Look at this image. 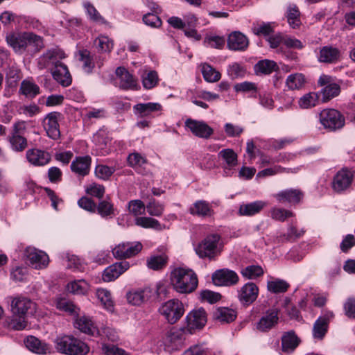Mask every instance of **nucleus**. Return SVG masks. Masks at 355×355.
<instances>
[{
    "mask_svg": "<svg viewBox=\"0 0 355 355\" xmlns=\"http://www.w3.org/2000/svg\"><path fill=\"white\" fill-rule=\"evenodd\" d=\"M168 257L166 255L152 256L147 260V266L153 270L163 268L167 263Z\"/></svg>",
    "mask_w": 355,
    "mask_h": 355,
    "instance_id": "3c124183",
    "label": "nucleus"
},
{
    "mask_svg": "<svg viewBox=\"0 0 355 355\" xmlns=\"http://www.w3.org/2000/svg\"><path fill=\"white\" fill-rule=\"evenodd\" d=\"M291 172V168H286L282 167L281 166H275L271 168H268L266 169H263L261 171H259L257 173V177L262 178V177H266V176H271L276 175L277 173H290Z\"/></svg>",
    "mask_w": 355,
    "mask_h": 355,
    "instance_id": "052dcab7",
    "label": "nucleus"
},
{
    "mask_svg": "<svg viewBox=\"0 0 355 355\" xmlns=\"http://www.w3.org/2000/svg\"><path fill=\"white\" fill-rule=\"evenodd\" d=\"M94 45L100 53H110L114 47L113 40L105 35H99L94 41Z\"/></svg>",
    "mask_w": 355,
    "mask_h": 355,
    "instance_id": "58836bf2",
    "label": "nucleus"
},
{
    "mask_svg": "<svg viewBox=\"0 0 355 355\" xmlns=\"http://www.w3.org/2000/svg\"><path fill=\"white\" fill-rule=\"evenodd\" d=\"M185 126L196 137L202 139H209L214 133L212 128L202 121L188 119L185 121Z\"/></svg>",
    "mask_w": 355,
    "mask_h": 355,
    "instance_id": "f3484780",
    "label": "nucleus"
},
{
    "mask_svg": "<svg viewBox=\"0 0 355 355\" xmlns=\"http://www.w3.org/2000/svg\"><path fill=\"white\" fill-rule=\"evenodd\" d=\"M278 311L277 309L268 311L257 323V329L261 331H267L275 327L278 322Z\"/></svg>",
    "mask_w": 355,
    "mask_h": 355,
    "instance_id": "393cba45",
    "label": "nucleus"
},
{
    "mask_svg": "<svg viewBox=\"0 0 355 355\" xmlns=\"http://www.w3.org/2000/svg\"><path fill=\"white\" fill-rule=\"evenodd\" d=\"M276 68L277 64L270 60H260L254 65V70L257 73L270 74L275 71Z\"/></svg>",
    "mask_w": 355,
    "mask_h": 355,
    "instance_id": "79ce46f5",
    "label": "nucleus"
},
{
    "mask_svg": "<svg viewBox=\"0 0 355 355\" xmlns=\"http://www.w3.org/2000/svg\"><path fill=\"white\" fill-rule=\"evenodd\" d=\"M253 33L256 35L269 36L274 32L273 28L270 23L262 22L260 24H254L252 27Z\"/></svg>",
    "mask_w": 355,
    "mask_h": 355,
    "instance_id": "4d7b16f0",
    "label": "nucleus"
},
{
    "mask_svg": "<svg viewBox=\"0 0 355 355\" xmlns=\"http://www.w3.org/2000/svg\"><path fill=\"white\" fill-rule=\"evenodd\" d=\"M184 340L183 329L173 327L165 334L163 343L166 350L173 352L182 347Z\"/></svg>",
    "mask_w": 355,
    "mask_h": 355,
    "instance_id": "9d476101",
    "label": "nucleus"
},
{
    "mask_svg": "<svg viewBox=\"0 0 355 355\" xmlns=\"http://www.w3.org/2000/svg\"><path fill=\"white\" fill-rule=\"evenodd\" d=\"M135 224L143 228H152L156 230H162L164 228L157 220L150 217H137Z\"/></svg>",
    "mask_w": 355,
    "mask_h": 355,
    "instance_id": "ea45409f",
    "label": "nucleus"
},
{
    "mask_svg": "<svg viewBox=\"0 0 355 355\" xmlns=\"http://www.w3.org/2000/svg\"><path fill=\"white\" fill-rule=\"evenodd\" d=\"M10 309L14 316L33 315L37 311V304L30 298L18 295L10 297Z\"/></svg>",
    "mask_w": 355,
    "mask_h": 355,
    "instance_id": "20e7f679",
    "label": "nucleus"
},
{
    "mask_svg": "<svg viewBox=\"0 0 355 355\" xmlns=\"http://www.w3.org/2000/svg\"><path fill=\"white\" fill-rule=\"evenodd\" d=\"M275 198L279 203L298 204L302 199V191L297 189H288L276 193Z\"/></svg>",
    "mask_w": 355,
    "mask_h": 355,
    "instance_id": "aec40b11",
    "label": "nucleus"
},
{
    "mask_svg": "<svg viewBox=\"0 0 355 355\" xmlns=\"http://www.w3.org/2000/svg\"><path fill=\"white\" fill-rule=\"evenodd\" d=\"M10 142L12 148L16 151H22L27 146L26 139L19 135H12Z\"/></svg>",
    "mask_w": 355,
    "mask_h": 355,
    "instance_id": "680f3d73",
    "label": "nucleus"
},
{
    "mask_svg": "<svg viewBox=\"0 0 355 355\" xmlns=\"http://www.w3.org/2000/svg\"><path fill=\"white\" fill-rule=\"evenodd\" d=\"M340 55V51L338 48L328 45L320 49L318 59L320 62L332 64L336 63Z\"/></svg>",
    "mask_w": 355,
    "mask_h": 355,
    "instance_id": "4be33fe9",
    "label": "nucleus"
},
{
    "mask_svg": "<svg viewBox=\"0 0 355 355\" xmlns=\"http://www.w3.org/2000/svg\"><path fill=\"white\" fill-rule=\"evenodd\" d=\"M187 327L191 331L195 329H202L207 323V313L204 309L200 308L191 311L187 315Z\"/></svg>",
    "mask_w": 355,
    "mask_h": 355,
    "instance_id": "dca6fc26",
    "label": "nucleus"
},
{
    "mask_svg": "<svg viewBox=\"0 0 355 355\" xmlns=\"http://www.w3.org/2000/svg\"><path fill=\"white\" fill-rule=\"evenodd\" d=\"M129 268L130 263L126 261L114 263L104 270L102 278L106 282L114 281Z\"/></svg>",
    "mask_w": 355,
    "mask_h": 355,
    "instance_id": "6ab92c4d",
    "label": "nucleus"
},
{
    "mask_svg": "<svg viewBox=\"0 0 355 355\" xmlns=\"http://www.w3.org/2000/svg\"><path fill=\"white\" fill-rule=\"evenodd\" d=\"M116 74L120 79L119 87L121 89H132L135 86L134 77L124 67H118L116 69Z\"/></svg>",
    "mask_w": 355,
    "mask_h": 355,
    "instance_id": "2f4dec72",
    "label": "nucleus"
},
{
    "mask_svg": "<svg viewBox=\"0 0 355 355\" xmlns=\"http://www.w3.org/2000/svg\"><path fill=\"white\" fill-rule=\"evenodd\" d=\"M340 92V87L339 85L331 83L328 85L324 87L321 93L322 94V101L326 102L330 99L339 95Z\"/></svg>",
    "mask_w": 355,
    "mask_h": 355,
    "instance_id": "a18cd8bd",
    "label": "nucleus"
},
{
    "mask_svg": "<svg viewBox=\"0 0 355 355\" xmlns=\"http://www.w3.org/2000/svg\"><path fill=\"white\" fill-rule=\"evenodd\" d=\"M87 15L91 20L98 24H106L107 21L98 13L97 10L89 2H85L83 4Z\"/></svg>",
    "mask_w": 355,
    "mask_h": 355,
    "instance_id": "5fc2aeb1",
    "label": "nucleus"
},
{
    "mask_svg": "<svg viewBox=\"0 0 355 355\" xmlns=\"http://www.w3.org/2000/svg\"><path fill=\"white\" fill-rule=\"evenodd\" d=\"M24 343L26 347L34 353L45 354L50 352L49 347L35 336H28Z\"/></svg>",
    "mask_w": 355,
    "mask_h": 355,
    "instance_id": "c756f323",
    "label": "nucleus"
},
{
    "mask_svg": "<svg viewBox=\"0 0 355 355\" xmlns=\"http://www.w3.org/2000/svg\"><path fill=\"white\" fill-rule=\"evenodd\" d=\"M7 44L15 53L21 54L28 46H33L37 52L44 47L42 38L32 32L10 33L6 35Z\"/></svg>",
    "mask_w": 355,
    "mask_h": 355,
    "instance_id": "f257e3e1",
    "label": "nucleus"
},
{
    "mask_svg": "<svg viewBox=\"0 0 355 355\" xmlns=\"http://www.w3.org/2000/svg\"><path fill=\"white\" fill-rule=\"evenodd\" d=\"M87 288L88 285L83 279L75 280L67 284L68 291L73 294H84L87 291Z\"/></svg>",
    "mask_w": 355,
    "mask_h": 355,
    "instance_id": "8fccbe9b",
    "label": "nucleus"
},
{
    "mask_svg": "<svg viewBox=\"0 0 355 355\" xmlns=\"http://www.w3.org/2000/svg\"><path fill=\"white\" fill-rule=\"evenodd\" d=\"M286 17L290 27L295 29L300 28L302 24L300 12L295 4H290L286 10Z\"/></svg>",
    "mask_w": 355,
    "mask_h": 355,
    "instance_id": "473e14b6",
    "label": "nucleus"
},
{
    "mask_svg": "<svg viewBox=\"0 0 355 355\" xmlns=\"http://www.w3.org/2000/svg\"><path fill=\"white\" fill-rule=\"evenodd\" d=\"M258 295V286L253 282H248L238 291L237 297L243 306H248L256 301Z\"/></svg>",
    "mask_w": 355,
    "mask_h": 355,
    "instance_id": "4468645a",
    "label": "nucleus"
},
{
    "mask_svg": "<svg viewBox=\"0 0 355 355\" xmlns=\"http://www.w3.org/2000/svg\"><path fill=\"white\" fill-rule=\"evenodd\" d=\"M300 339L294 331L286 333L282 338V350L286 353L293 352L300 344Z\"/></svg>",
    "mask_w": 355,
    "mask_h": 355,
    "instance_id": "7c9ffc66",
    "label": "nucleus"
},
{
    "mask_svg": "<svg viewBox=\"0 0 355 355\" xmlns=\"http://www.w3.org/2000/svg\"><path fill=\"white\" fill-rule=\"evenodd\" d=\"M96 296L107 310L111 311L113 309V302L109 291L104 288L98 289Z\"/></svg>",
    "mask_w": 355,
    "mask_h": 355,
    "instance_id": "6e6d98bb",
    "label": "nucleus"
},
{
    "mask_svg": "<svg viewBox=\"0 0 355 355\" xmlns=\"http://www.w3.org/2000/svg\"><path fill=\"white\" fill-rule=\"evenodd\" d=\"M141 249L142 245L140 242H127L116 245L112 250V254L116 259H128L137 254Z\"/></svg>",
    "mask_w": 355,
    "mask_h": 355,
    "instance_id": "ddd939ff",
    "label": "nucleus"
},
{
    "mask_svg": "<svg viewBox=\"0 0 355 355\" xmlns=\"http://www.w3.org/2000/svg\"><path fill=\"white\" fill-rule=\"evenodd\" d=\"M153 291L150 288L133 289L126 294L128 303L139 306L148 301L153 295Z\"/></svg>",
    "mask_w": 355,
    "mask_h": 355,
    "instance_id": "412c9836",
    "label": "nucleus"
},
{
    "mask_svg": "<svg viewBox=\"0 0 355 355\" xmlns=\"http://www.w3.org/2000/svg\"><path fill=\"white\" fill-rule=\"evenodd\" d=\"M135 114L141 117L150 115L152 112L162 110V105L158 103H138L133 107Z\"/></svg>",
    "mask_w": 355,
    "mask_h": 355,
    "instance_id": "72a5a7b5",
    "label": "nucleus"
},
{
    "mask_svg": "<svg viewBox=\"0 0 355 355\" xmlns=\"http://www.w3.org/2000/svg\"><path fill=\"white\" fill-rule=\"evenodd\" d=\"M214 318L221 322L229 323L236 318V312L232 309L220 307L214 313Z\"/></svg>",
    "mask_w": 355,
    "mask_h": 355,
    "instance_id": "c9c22d12",
    "label": "nucleus"
},
{
    "mask_svg": "<svg viewBox=\"0 0 355 355\" xmlns=\"http://www.w3.org/2000/svg\"><path fill=\"white\" fill-rule=\"evenodd\" d=\"M305 82L304 76L302 73H296L289 75L286 78V85L290 89H298L302 87Z\"/></svg>",
    "mask_w": 355,
    "mask_h": 355,
    "instance_id": "09e8293b",
    "label": "nucleus"
},
{
    "mask_svg": "<svg viewBox=\"0 0 355 355\" xmlns=\"http://www.w3.org/2000/svg\"><path fill=\"white\" fill-rule=\"evenodd\" d=\"M80 56L83 70L87 73H92L95 67L93 55H90L89 51L85 50L80 53Z\"/></svg>",
    "mask_w": 355,
    "mask_h": 355,
    "instance_id": "864d4df0",
    "label": "nucleus"
},
{
    "mask_svg": "<svg viewBox=\"0 0 355 355\" xmlns=\"http://www.w3.org/2000/svg\"><path fill=\"white\" fill-rule=\"evenodd\" d=\"M158 81V76L156 71H151L143 76V85L146 89L154 87Z\"/></svg>",
    "mask_w": 355,
    "mask_h": 355,
    "instance_id": "338daca9",
    "label": "nucleus"
},
{
    "mask_svg": "<svg viewBox=\"0 0 355 355\" xmlns=\"http://www.w3.org/2000/svg\"><path fill=\"white\" fill-rule=\"evenodd\" d=\"M28 161L35 166H44L51 160V155L40 149H29L26 152Z\"/></svg>",
    "mask_w": 355,
    "mask_h": 355,
    "instance_id": "b1692460",
    "label": "nucleus"
},
{
    "mask_svg": "<svg viewBox=\"0 0 355 355\" xmlns=\"http://www.w3.org/2000/svg\"><path fill=\"white\" fill-rule=\"evenodd\" d=\"M241 273L245 279H253L263 275V270L260 266L250 265L243 268Z\"/></svg>",
    "mask_w": 355,
    "mask_h": 355,
    "instance_id": "49530a36",
    "label": "nucleus"
},
{
    "mask_svg": "<svg viewBox=\"0 0 355 355\" xmlns=\"http://www.w3.org/2000/svg\"><path fill=\"white\" fill-rule=\"evenodd\" d=\"M75 327L81 332L88 335L94 336L98 331L90 318L82 316L76 319Z\"/></svg>",
    "mask_w": 355,
    "mask_h": 355,
    "instance_id": "c85d7f7f",
    "label": "nucleus"
},
{
    "mask_svg": "<svg viewBox=\"0 0 355 355\" xmlns=\"http://www.w3.org/2000/svg\"><path fill=\"white\" fill-rule=\"evenodd\" d=\"M64 52L58 46L47 49L37 60V67L42 70L46 68L53 69L63 64L61 60L65 58Z\"/></svg>",
    "mask_w": 355,
    "mask_h": 355,
    "instance_id": "39448f33",
    "label": "nucleus"
},
{
    "mask_svg": "<svg viewBox=\"0 0 355 355\" xmlns=\"http://www.w3.org/2000/svg\"><path fill=\"white\" fill-rule=\"evenodd\" d=\"M218 157L224 160L227 167L230 168L234 167L237 164V155L231 148L220 150L218 153Z\"/></svg>",
    "mask_w": 355,
    "mask_h": 355,
    "instance_id": "37998d69",
    "label": "nucleus"
},
{
    "mask_svg": "<svg viewBox=\"0 0 355 355\" xmlns=\"http://www.w3.org/2000/svg\"><path fill=\"white\" fill-rule=\"evenodd\" d=\"M55 343L57 350L62 354L86 355L89 352V347L85 343L73 336L57 338Z\"/></svg>",
    "mask_w": 355,
    "mask_h": 355,
    "instance_id": "7ed1b4c3",
    "label": "nucleus"
},
{
    "mask_svg": "<svg viewBox=\"0 0 355 355\" xmlns=\"http://www.w3.org/2000/svg\"><path fill=\"white\" fill-rule=\"evenodd\" d=\"M354 179L353 171L343 168L334 176L332 182V188L334 191L341 193L347 190L352 185Z\"/></svg>",
    "mask_w": 355,
    "mask_h": 355,
    "instance_id": "f8f14e48",
    "label": "nucleus"
},
{
    "mask_svg": "<svg viewBox=\"0 0 355 355\" xmlns=\"http://www.w3.org/2000/svg\"><path fill=\"white\" fill-rule=\"evenodd\" d=\"M320 121L326 129L336 130L345 125V118L335 109H325L320 113Z\"/></svg>",
    "mask_w": 355,
    "mask_h": 355,
    "instance_id": "0eeeda50",
    "label": "nucleus"
},
{
    "mask_svg": "<svg viewBox=\"0 0 355 355\" xmlns=\"http://www.w3.org/2000/svg\"><path fill=\"white\" fill-rule=\"evenodd\" d=\"M61 116V113L52 112L49 113L42 121V125L47 136L53 140H57L60 137L58 121L60 120Z\"/></svg>",
    "mask_w": 355,
    "mask_h": 355,
    "instance_id": "1a4fd4ad",
    "label": "nucleus"
},
{
    "mask_svg": "<svg viewBox=\"0 0 355 355\" xmlns=\"http://www.w3.org/2000/svg\"><path fill=\"white\" fill-rule=\"evenodd\" d=\"M333 318L334 313L331 311H327L315 320L313 327V336L314 338L323 339L327 332L329 323Z\"/></svg>",
    "mask_w": 355,
    "mask_h": 355,
    "instance_id": "a211bd4d",
    "label": "nucleus"
},
{
    "mask_svg": "<svg viewBox=\"0 0 355 355\" xmlns=\"http://www.w3.org/2000/svg\"><path fill=\"white\" fill-rule=\"evenodd\" d=\"M211 209L208 202L205 200H198L189 208L191 215L199 217H206L211 215Z\"/></svg>",
    "mask_w": 355,
    "mask_h": 355,
    "instance_id": "f704fd0d",
    "label": "nucleus"
},
{
    "mask_svg": "<svg viewBox=\"0 0 355 355\" xmlns=\"http://www.w3.org/2000/svg\"><path fill=\"white\" fill-rule=\"evenodd\" d=\"M26 316H12L9 322V327L15 331L24 329L27 326Z\"/></svg>",
    "mask_w": 355,
    "mask_h": 355,
    "instance_id": "e2e57ef3",
    "label": "nucleus"
},
{
    "mask_svg": "<svg viewBox=\"0 0 355 355\" xmlns=\"http://www.w3.org/2000/svg\"><path fill=\"white\" fill-rule=\"evenodd\" d=\"M171 282L173 288L180 293H190L198 286L196 274L191 269L175 268L171 273Z\"/></svg>",
    "mask_w": 355,
    "mask_h": 355,
    "instance_id": "f03ea898",
    "label": "nucleus"
},
{
    "mask_svg": "<svg viewBox=\"0 0 355 355\" xmlns=\"http://www.w3.org/2000/svg\"><path fill=\"white\" fill-rule=\"evenodd\" d=\"M249 41L245 35L239 31L232 33L227 40V46L233 51H243L248 46Z\"/></svg>",
    "mask_w": 355,
    "mask_h": 355,
    "instance_id": "5701e85b",
    "label": "nucleus"
},
{
    "mask_svg": "<svg viewBox=\"0 0 355 355\" xmlns=\"http://www.w3.org/2000/svg\"><path fill=\"white\" fill-rule=\"evenodd\" d=\"M53 78L63 87H67L71 83V77L67 67L64 64L51 69Z\"/></svg>",
    "mask_w": 355,
    "mask_h": 355,
    "instance_id": "bb28decb",
    "label": "nucleus"
},
{
    "mask_svg": "<svg viewBox=\"0 0 355 355\" xmlns=\"http://www.w3.org/2000/svg\"><path fill=\"white\" fill-rule=\"evenodd\" d=\"M304 232L303 230L299 231L295 227L291 225L288 229L287 233L282 234L280 236H277L274 240V242L275 243H279L292 239H298L304 234Z\"/></svg>",
    "mask_w": 355,
    "mask_h": 355,
    "instance_id": "de8ad7c7",
    "label": "nucleus"
},
{
    "mask_svg": "<svg viewBox=\"0 0 355 355\" xmlns=\"http://www.w3.org/2000/svg\"><path fill=\"white\" fill-rule=\"evenodd\" d=\"M146 208V206L140 200H132L128 203L129 211L136 216L144 214Z\"/></svg>",
    "mask_w": 355,
    "mask_h": 355,
    "instance_id": "bf43d9fd",
    "label": "nucleus"
},
{
    "mask_svg": "<svg viewBox=\"0 0 355 355\" xmlns=\"http://www.w3.org/2000/svg\"><path fill=\"white\" fill-rule=\"evenodd\" d=\"M146 209L149 215L160 216L164 210V205L155 200H153L147 204Z\"/></svg>",
    "mask_w": 355,
    "mask_h": 355,
    "instance_id": "13d9d810",
    "label": "nucleus"
},
{
    "mask_svg": "<svg viewBox=\"0 0 355 355\" xmlns=\"http://www.w3.org/2000/svg\"><path fill=\"white\" fill-rule=\"evenodd\" d=\"M202 73L204 79L209 83H215L220 79V73L209 64L202 65Z\"/></svg>",
    "mask_w": 355,
    "mask_h": 355,
    "instance_id": "a19ab883",
    "label": "nucleus"
},
{
    "mask_svg": "<svg viewBox=\"0 0 355 355\" xmlns=\"http://www.w3.org/2000/svg\"><path fill=\"white\" fill-rule=\"evenodd\" d=\"M114 171V168L101 164L98 165L95 168V174L97 178L104 180H108Z\"/></svg>",
    "mask_w": 355,
    "mask_h": 355,
    "instance_id": "0e129e2a",
    "label": "nucleus"
},
{
    "mask_svg": "<svg viewBox=\"0 0 355 355\" xmlns=\"http://www.w3.org/2000/svg\"><path fill=\"white\" fill-rule=\"evenodd\" d=\"M19 92L26 97L33 98L40 94V89L35 83L24 80L21 83Z\"/></svg>",
    "mask_w": 355,
    "mask_h": 355,
    "instance_id": "e433bc0d",
    "label": "nucleus"
},
{
    "mask_svg": "<svg viewBox=\"0 0 355 355\" xmlns=\"http://www.w3.org/2000/svg\"><path fill=\"white\" fill-rule=\"evenodd\" d=\"M266 205L261 200H257L250 203H243L240 205L239 214L244 216H251L259 213Z\"/></svg>",
    "mask_w": 355,
    "mask_h": 355,
    "instance_id": "cd10ccee",
    "label": "nucleus"
},
{
    "mask_svg": "<svg viewBox=\"0 0 355 355\" xmlns=\"http://www.w3.org/2000/svg\"><path fill=\"white\" fill-rule=\"evenodd\" d=\"M146 162V159L138 153H131L128 157V162L131 167H141Z\"/></svg>",
    "mask_w": 355,
    "mask_h": 355,
    "instance_id": "774afa93",
    "label": "nucleus"
},
{
    "mask_svg": "<svg viewBox=\"0 0 355 355\" xmlns=\"http://www.w3.org/2000/svg\"><path fill=\"white\" fill-rule=\"evenodd\" d=\"M319 102V94L315 92H310L304 95L299 101L301 108L309 109L315 106Z\"/></svg>",
    "mask_w": 355,
    "mask_h": 355,
    "instance_id": "c03bdc74",
    "label": "nucleus"
},
{
    "mask_svg": "<svg viewBox=\"0 0 355 355\" xmlns=\"http://www.w3.org/2000/svg\"><path fill=\"white\" fill-rule=\"evenodd\" d=\"M289 287V284L284 280L276 279L268 282L267 288L273 293H284Z\"/></svg>",
    "mask_w": 355,
    "mask_h": 355,
    "instance_id": "603ef678",
    "label": "nucleus"
},
{
    "mask_svg": "<svg viewBox=\"0 0 355 355\" xmlns=\"http://www.w3.org/2000/svg\"><path fill=\"white\" fill-rule=\"evenodd\" d=\"M227 73L232 79L242 78L245 76V69L239 64L234 62L229 66Z\"/></svg>",
    "mask_w": 355,
    "mask_h": 355,
    "instance_id": "69168bd1",
    "label": "nucleus"
},
{
    "mask_svg": "<svg viewBox=\"0 0 355 355\" xmlns=\"http://www.w3.org/2000/svg\"><path fill=\"white\" fill-rule=\"evenodd\" d=\"M213 283L220 286H231L236 285L239 277L234 270L223 268L216 270L211 277Z\"/></svg>",
    "mask_w": 355,
    "mask_h": 355,
    "instance_id": "9b49d317",
    "label": "nucleus"
},
{
    "mask_svg": "<svg viewBox=\"0 0 355 355\" xmlns=\"http://www.w3.org/2000/svg\"><path fill=\"white\" fill-rule=\"evenodd\" d=\"M219 239L220 236L218 234L207 236L195 248L196 254L200 258L208 257L210 259L214 258Z\"/></svg>",
    "mask_w": 355,
    "mask_h": 355,
    "instance_id": "6e6552de",
    "label": "nucleus"
},
{
    "mask_svg": "<svg viewBox=\"0 0 355 355\" xmlns=\"http://www.w3.org/2000/svg\"><path fill=\"white\" fill-rule=\"evenodd\" d=\"M170 324H175L184 313L183 304L178 300L173 299L164 303L159 309Z\"/></svg>",
    "mask_w": 355,
    "mask_h": 355,
    "instance_id": "423d86ee",
    "label": "nucleus"
},
{
    "mask_svg": "<svg viewBox=\"0 0 355 355\" xmlns=\"http://www.w3.org/2000/svg\"><path fill=\"white\" fill-rule=\"evenodd\" d=\"M91 164V157L88 155L84 157H78L71 164V169L75 173L85 176L89 172Z\"/></svg>",
    "mask_w": 355,
    "mask_h": 355,
    "instance_id": "a878e982",
    "label": "nucleus"
},
{
    "mask_svg": "<svg viewBox=\"0 0 355 355\" xmlns=\"http://www.w3.org/2000/svg\"><path fill=\"white\" fill-rule=\"evenodd\" d=\"M24 254L29 261L30 265L35 269L44 268L49 264L48 255L44 252L35 248L28 247Z\"/></svg>",
    "mask_w": 355,
    "mask_h": 355,
    "instance_id": "2eb2a0df",
    "label": "nucleus"
},
{
    "mask_svg": "<svg viewBox=\"0 0 355 355\" xmlns=\"http://www.w3.org/2000/svg\"><path fill=\"white\" fill-rule=\"evenodd\" d=\"M96 211L102 218H111L114 215V205L109 199L101 200L96 205Z\"/></svg>",
    "mask_w": 355,
    "mask_h": 355,
    "instance_id": "4c0bfd02",
    "label": "nucleus"
}]
</instances>
